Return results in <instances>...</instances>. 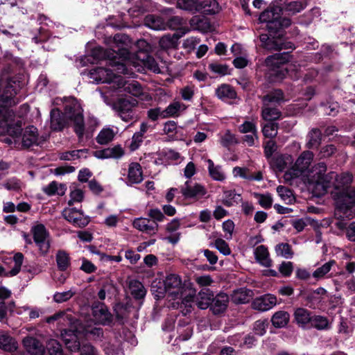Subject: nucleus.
Masks as SVG:
<instances>
[{"label":"nucleus","mask_w":355,"mask_h":355,"mask_svg":"<svg viewBox=\"0 0 355 355\" xmlns=\"http://www.w3.org/2000/svg\"><path fill=\"white\" fill-rule=\"evenodd\" d=\"M255 198L257 199L259 204L264 209H268L272 206V198L270 193L259 194L254 193Z\"/></svg>","instance_id":"nucleus-59"},{"label":"nucleus","mask_w":355,"mask_h":355,"mask_svg":"<svg viewBox=\"0 0 355 355\" xmlns=\"http://www.w3.org/2000/svg\"><path fill=\"white\" fill-rule=\"evenodd\" d=\"M56 263L61 271L66 270L70 266V257L65 251L59 250L56 254Z\"/></svg>","instance_id":"nucleus-48"},{"label":"nucleus","mask_w":355,"mask_h":355,"mask_svg":"<svg viewBox=\"0 0 355 355\" xmlns=\"http://www.w3.org/2000/svg\"><path fill=\"white\" fill-rule=\"evenodd\" d=\"M23 344L26 351L32 355H43L45 352L44 345L33 337L24 338Z\"/></svg>","instance_id":"nucleus-22"},{"label":"nucleus","mask_w":355,"mask_h":355,"mask_svg":"<svg viewBox=\"0 0 355 355\" xmlns=\"http://www.w3.org/2000/svg\"><path fill=\"white\" fill-rule=\"evenodd\" d=\"M189 31V28H182L181 33H175L173 35H164L159 40L160 47L164 49L176 48L178 44V40L188 33Z\"/></svg>","instance_id":"nucleus-21"},{"label":"nucleus","mask_w":355,"mask_h":355,"mask_svg":"<svg viewBox=\"0 0 355 355\" xmlns=\"http://www.w3.org/2000/svg\"><path fill=\"white\" fill-rule=\"evenodd\" d=\"M128 184H139L143 180V172L141 165L137 162L129 164L128 170Z\"/></svg>","instance_id":"nucleus-24"},{"label":"nucleus","mask_w":355,"mask_h":355,"mask_svg":"<svg viewBox=\"0 0 355 355\" xmlns=\"http://www.w3.org/2000/svg\"><path fill=\"white\" fill-rule=\"evenodd\" d=\"M209 246L216 248L223 255H229L231 254V250L227 242L223 239H217L214 242L211 243Z\"/></svg>","instance_id":"nucleus-53"},{"label":"nucleus","mask_w":355,"mask_h":355,"mask_svg":"<svg viewBox=\"0 0 355 355\" xmlns=\"http://www.w3.org/2000/svg\"><path fill=\"white\" fill-rule=\"evenodd\" d=\"M198 11L206 15H213L219 11V5L216 0H202L198 3Z\"/></svg>","instance_id":"nucleus-32"},{"label":"nucleus","mask_w":355,"mask_h":355,"mask_svg":"<svg viewBox=\"0 0 355 355\" xmlns=\"http://www.w3.org/2000/svg\"><path fill=\"white\" fill-rule=\"evenodd\" d=\"M310 325L318 329H324L328 327L329 321L325 317L315 315L313 316Z\"/></svg>","instance_id":"nucleus-58"},{"label":"nucleus","mask_w":355,"mask_h":355,"mask_svg":"<svg viewBox=\"0 0 355 355\" xmlns=\"http://www.w3.org/2000/svg\"><path fill=\"white\" fill-rule=\"evenodd\" d=\"M110 66L112 67V69L97 67L90 70L87 74L89 78L92 80V82L96 83H112V87L113 88L114 83L117 80V76L113 73V71H115L118 73H128V69L125 63L121 62L120 61L112 60L110 61Z\"/></svg>","instance_id":"nucleus-6"},{"label":"nucleus","mask_w":355,"mask_h":355,"mask_svg":"<svg viewBox=\"0 0 355 355\" xmlns=\"http://www.w3.org/2000/svg\"><path fill=\"white\" fill-rule=\"evenodd\" d=\"M254 257L258 263L265 267H269L271 265V260L269 258L268 248L263 245L256 248L254 251Z\"/></svg>","instance_id":"nucleus-31"},{"label":"nucleus","mask_w":355,"mask_h":355,"mask_svg":"<svg viewBox=\"0 0 355 355\" xmlns=\"http://www.w3.org/2000/svg\"><path fill=\"white\" fill-rule=\"evenodd\" d=\"M130 38L125 34H116L112 39L109 40L108 44L112 53L105 51L101 47H96L92 50V55L96 60L109 59L115 60L117 57L128 58L129 54L128 44Z\"/></svg>","instance_id":"nucleus-4"},{"label":"nucleus","mask_w":355,"mask_h":355,"mask_svg":"<svg viewBox=\"0 0 355 355\" xmlns=\"http://www.w3.org/2000/svg\"><path fill=\"white\" fill-rule=\"evenodd\" d=\"M214 297V293L209 288H202L193 297V302H196L197 306L200 309H207L211 304Z\"/></svg>","instance_id":"nucleus-20"},{"label":"nucleus","mask_w":355,"mask_h":355,"mask_svg":"<svg viewBox=\"0 0 355 355\" xmlns=\"http://www.w3.org/2000/svg\"><path fill=\"white\" fill-rule=\"evenodd\" d=\"M293 159L291 155H276L273 157L270 160V165L271 166L278 171H284L286 166L291 163H292Z\"/></svg>","instance_id":"nucleus-33"},{"label":"nucleus","mask_w":355,"mask_h":355,"mask_svg":"<svg viewBox=\"0 0 355 355\" xmlns=\"http://www.w3.org/2000/svg\"><path fill=\"white\" fill-rule=\"evenodd\" d=\"M277 192L283 200L291 202L293 199V193L288 188L284 186H278Z\"/></svg>","instance_id":"nucleus-64"},{"label":"nucleus","mask_w":355,"mask_h":355,"mask_svg":"<svg viewBox=\"0 0 355 355\" xmlns=\"http://www.w3.org/2000/svg\"><path fill=\"white\" fill-rule=\"evenodd\" d=\"M46 322L49 324L57 322L60 329L64 327H69V328L76 327L79 324V322L76 320L71 313L66 311H60L54 315L48 317Z\"/></svg>","instance_id":"nucleus-14"},{"label":"nucleus","mask_w":355,"mask_h":355,"mask_svg":"<svg viewBox=\"0 0 355 355\" xmlns=\"http://www.w3.org/2000/svg\"><path fill=\"white\" fill-rule=\"evenodd\" d=\"M327 165L318 163V165L309 173L311 182H316L314 192L322 196L329 189L333 188L331 195L336 205V215L340 217H352L351 209L355 205V188L351 187L353 175L349 172L337 174L335 172L326 173Z\"/></svg>","instance_id":"nucleus-1"},{"label":"nucleus","mask_w":355,"mask_h":355,"mask_svg":"<svg viewBox=\"0 0 355 355\" xmlns=\"http://www.w3.org/2000/svg\"><path fill=\"white\" fill-rule=\"evenodd\" d=\"M268 322L267 320H259L254 324L253 330L255 334L263 336L266 332Z\"/></svg>","instance_id":"nucleus-62"},{"label":"nucleus","mask_w":355,"mask_h":355,"mask_svg":"<svg viewBox=\"0 0 355 355\" xmlns=\"http://www.w3.org/2000/svg\"><path fill=\"white\" fill-rule=\"evenodd\" d=\"M37 132L36 128L31 126L26 129L23 137L22 144L25 147H30L37 141Z\"/></svg>","instance_id":"nucleus-42"},{"label":"nucleus","mask_w":355,"mask_h":355,"mask_svg":"<svg viewBox=\"0 0 355 355\" xmlns=\"http://www.w3.org/2000/svg\"><path fill=\"white\" fill-rule=\"evenodd\" d=\"M290 320V315L287 311H279L271 318L272 325L276 328H282L286 326Z\"/></svg>","instance_id":"nucleus-40"},{"label":"nucleus","mask_w":355,"mask_h":355,"mask_svg":"<svg viewBox=\"0 0 355 355\" xmlns=\"http://www.w3.org/2000/svg\"><path fill=\"white\" fill-rule=\"evenodd\" d=\"M180 191L185 198H196L204 196L207 191L200 184L187 180L180 187Z\"/></svg>","instance_id":"nucleus-15"},{"label":"nucleus","mask_w":355,"mask_h":355,"mask_svg":"<svg viewBox=\"0 0 355 355\" xmlns=\"http://www.w3.org/2000/svg\"><path fill=\"white\" fill-rule=\"evenodd\" d=\"M252 295L251 290L241 288L236 291H234L232 295V300L236 304H245L248 302Z\"/></svg>","instance_id":"nucleus-38"},{"label":"nucleus","mask_w":355,"mask_h":355,"mask_svg":"<svg viewBox=\"0 0 355 355\" xmlns=\"http://www.w3.org/2000/svg\"><path fill=\"white\" fill-rule=\"evenodd\" d=\"M135 104L126 99H119L112 105L113 110L124 121H137L138 116L133 110Z\"/></svg>","instance_id":"nucleus-10"},{"label":"nucleus","mask_w":355,"mask_h":355,"mask_svg":"<svg viewBox=\"0 0 355 355\" xmlns=\"http://www.w3.org/2000/svg\"><path fill=\"white\" fill-rule=\"evenodd\" d=\"M70 200H69V205H71L73 202H80L83 200L84 193L83 190L73 185L70 187Z\"/></svg>","instance_id":"nucleus-54"},{"label":"nucleus","mask_w":355,"mask_h":355,"mask_svg":"<svg viewBox=\"0 0 355 355\" xmlns=\"http://www.w3.org/2000/svg\"><path fill=\"white\" fill-rule=\"evenodd\" d=\"M206 162L209 174L214 180L222 182L225 180L226 175L221 166L215 165L210 159H208Z\"/></svg>","instance_id":"nucleus-30"},{"label":"nucleus","mask_w":355,"mask_h":355,"mask_svg":"<svg viewBox=\"0 0 355 355\" xmlns=\"http://www.w3.org/2000/svg\"><path fill=\"white\" fill-rule=\"evenodd\" d=\"M50 117V125L53 130L58 131L63 129L65 125V120L59 109H53L51 111Z\"/></svg>","instance_id":"nucleus-28"},{"label":"nucleus","mask_w":355,"mask_h":355,"mask_svg":"<svg viewBox=\"0 0 355 355\" xmlns=\"http://www.w3.org/2000/svg\"><path fill=\"white\" fill-rule=\"evenodd\" d=\"M20 89V83L13 78L0 81V135L14 133L15 114L10 107L17 103L16 95Z\"/></svg>","instance_id":"nucleus-2"},{"label":"nucleus","mask_w":355,"mask_h":355,"mask_svg":"<svg viewBox=\"0 0 355 355\" xmlns=\"http://www.w3.org/2000/svg\"><path fill=\"white\" fill-rule=\"evenodd\" d=\"M336 264V262L335 260H329L321 266L317 268L312 274L313 277L317 280L327 277V274Z\"/></svg>","instance_id":"nucleus-43"},{"label":"nucleus","mask_w":355,"mask_h":355,"mask_svg":"<svg viewBox=\"0 0 355 355\" xmlns=\"http://www.w3.org/2000/svg\"><path fill=\"white\" fill-rule=\"evenodd\" d=\"M124 154L121 146H116L113 148H108L103 150H96L95 156L98 159L120 158Z\"/></svg>","instance_id":"nucleus-27"},{"label":"nucleus","mask_w":355,"mask_h":355,"mask_svg":"<svg viewBox=\"0 0 355 355\" xmlns=\"http://www.w3.org/2000/svg\"><path fill=\"white\" fill-rule=\"evenodd\" d=\"M11 296V291L6 287H0V320L4 319L8 312L12 313L14 311L15 302L10 301L7 304L6 300Z\"/></svg>","instance_id":"nucleus-17"},{"label":"nucleus","mask_w":355,"mask_h":355,"mask_svg":"<svg viewBox=\"0 0 355 355\" xmlns=\"http://www.w3.org/2000/svg\"><path fill=\"white\" fill-rule=\"evenodd\" d=\"M211 309L215 315L223 313L229 303V297L225 293H219L213 297Z\"/></svg>","instance_id":"nucleus-25"},{"label":"nucleus","mask_w":355,"mask_h":355,"mask_svg":"<svg viewBox=\"0 0 355 355\" xmlns=\"http://www.w3.org/2000/svg\"><path fill=\"white\" fill-rule=\"evenodd\" d=\"M116 78L117 80L114 83L113 86L114 90L123 91L137 97L143 95V89L137 81L134 80H126L121 76Z\"/></svg>","instance_id":"nucleus-12"},{"label":"nucleus","mask_w":355,"mask_h":355,"mask_svg":"<svg viewBox=\"0 0 355 355\" xmlns=\"http://www.w3.org/2000/svg\"><path fill=\"white\" fill-rule=\"evenodd\" d=\"M24 259V255L20 253H16L15 256L13 257L12 261L14 263V266H12V269L8 272H5L3 268L0 266V276L1 275H5V276H15L17 274L19 273L21 269V266L23 263Z\"/></svg>","instance_id":"nucleus-37"},{"label":"nucleus","mask_w":355,"mask_h":355,"mask_svg":"<svg viewBox=\"0 0 355 355\" xmlns=\"http://www.w3.org/2000/svg\"><path fill=\"white\" fill-rule=\"evenodd\" d=\"M266 10L263 12L259 17V19L262 22H266L267 28L272 33L277 32L279 29L286 28L291 25V20L288 18H282L275 15V10Z\"/></svg>","instance_id":"nucleus-9"},{"label":"nucleus","mask_w":355,"mask_h":355,"mask_svg":"<svg viewBox=\"0 0 355 355\" xmlns=\"http://www.w3.org/2000/svg\"><path fill=\"white\" fill-rule=\"evenodd\" d=\"M276 304V297L271 294H267L254 299L252 306L255 310L266 311L272 309Z\"/></svg>","instance_id":"nucleus-18"},{"label":"nucleus","mask_w":355,"mask_h":355,"mask_svg":"<svg viewBox=\"0 0 355 355\" xmlns=\"http://www.w3.org/2000/svg\"><path fill=\"white\" fill-rule=\"evenodd\" d=\"M74 294L75 293L71 290L60 293L57 292L53 295V300L57 303H62L71 299Z\"/></svg>","instance_id":"nucleus-63"},{"label":"nucleus","mask_w":355,"mask_h":355,"mask_svg":"<svg viewBox=\"0 0 355 355\" xmlns=\"http://www.w3.org/2000/svg\"><path fill=\"white\" fill-rule=\"evenodd\" d=\"M289 56L288 53H279L268 56L266 59V66L270 71L269 74L274 76L275 80L283 79L288 73V67H285L284 64L288 61Z\"/></svg>","instance_id":"nucleus-8"},{"label":"nucleus","mask_w":355,"mask_h":355,"mask_svg":"<svg viewBox=\"0 0 355 355\" xmlns=\"http://www.w3.org/2000/svg\"><path fill=\"white\" fill-rule=\"evenodd\" d=\"M130 290L132 295L138 300L144 298L146 293V291L143 284L137 280L130 282Z\"/></svg>","instance_id":"nucleus-45"},{"label":"nucleus","mask_w":355,"mask_h":355,"mask_svg":"<svg viewBox=\"0 0 355 355\" xmlns=\"http://www.w3.org/2000/svg\"><path fill=\"white\" fill-rule=\"evenodd\" d=\"M132 225L137 230L150 235L155 234L158 231V224L146 218H136Z\"/></svg>","instance_id":"nucleus-19"},{"label":"nucleus","mask_w":355,"mask_h":355,"mask_svg":"<svg viewBox=\"0 0 355 355\" xmlns=\"http://www.w3.org/2000/svg\"><path fill=\"white\" fill-rule=\"evenodd\" d=\"M283 100V92L279 89H277L264 96L263 97V103L268 105L270 103H279Z\"/></svg>","instance_id":"nucleus-51"},{"label":"nucleus","mask_w":355,"mask_h":355,"mask_svg":"<svg viewBox=\"0 0 355 355\" xmlns=\"http://www.w3.org/2000/svg\"><path fill=\"white\" fill-rule=\"evenodd\" d=\"M260 41L261 42L263 47L269 50H281L282 49L288 48L286 44H284L273 38L268 37L267 35H261Z\"/></svg>","instance_id":"nucleus-41"},{"label":"nucleus","mask_w":355,"mask_h":355,"mask_svg":"<svg viewBox=\"0 0 355 355\" xmlns=\"http://www.w3.org/2000/svg\"><path fill=\"white\" fill-rule=\"evenodd\" d=\"M216 94L218 98L228 101L236 98V93L235 90L229 85H221L216 90Z\"/></svg>","instance_id":"nucleus-35"},{"label":"nucleus","mask_w":355,"mask_h":355,"mask_svg":"<svg viewBox=\"0 0 355 355\" xmlns=\"http://www.w3.org/2000/svg\"><path fill=\"white\" fill-rule=\"evenodd\" d=\"M66 187L64 184H58V182L53 181L48 186L43 189V191L48 195H63L65 192Z\"/></svg>","instance_id":"nucleus-50"},{"label":"nucleus","mask_w":355,"mask_h":355,"mask_svg":"<svg viewBox=\"0 0 355 355\" xmlns=\"http://www.w3.org/2000/svg\"><path fill=\"white\" fill-rule=\"evenodd\" d=\"M64 112L73 121V130L78 139H81L85 133V124L80 104L74 98H64Z\"/></svg>","instance_id":"nucleus-7"},{"label":"nucleus","mask_w":355,"mask_h":355,"mask_svg":"<svg viewBox=\"0 0 355 355\" xmlns=\"http://www.w3.org/2000/svg\"><path fill=\"white\" fill-rule=\"evenodd\" d=\"M242 201L241 195L236 193L235 190H225L223 191V204L226 207H232Z\"/></svg>","instance_id":"nucleus-36"},{"label":"nucleus","mask_w":355,"mask_h":355,"mask_svg":"<svg viewBox=\"0 0 355 355\" xmlns=\"http://www.w3.org/2000/svg\"><path fill=\"white\" fill-rule=\"evenodd\" d=\"M261 116L266 121H275L281 116V112L275 107H270L268 104H263Z\"/></svg>","instance_id":"nucleus-44"},{"label":"nucleus","mask_w":355,"mask_h":355,"mask_svg":"<svg viewBox=\"0 0 355 355\" xmlns=\"http://www.w3.org/2000/svg\"><path fill=\"white\" fill-rule=\"evenodd\" d=\"M63 217L69 222L78 227H85L89 223V220L80 210L75 208H65L62 211Z\"/></svg>","instance_id":"nucleus-16"},{"label":"nucleus","mask_w":355,"mask_h":355,"mask_svg":"<svg viewBox=\"0 0 355 355\" xmlns=\"http://www.w3.org/2000/svg\"><path fill=\"white\" fill-rule=\"evenodd\" d=\"M115 135L114 131L110 128H105L101 130L96 137V141L100 144H107L112 141Z\"/></svg>","instance_id":"nucleus-47"},{"label":"nucleus","mask_w":355,"mask_h":355,"mask_svg":"<svg viewBox=\"0 0 355 355\" xmlns=\"http://www.w3.org/2000/svg\"><path fill=\"white\" fill-rule=\"evenodd\" d=\"M208 68L211 72L220 76H225L229 73L227 66L218 62L209 64Z\"/></svg>","instance_id":"nucleus-60"},{"label":"nucleus","mask_w":355,"mask_h":355,"mask_svg":"<svg viewBox=\"0 0 355 355\" xmlns=\"http://www.w3.org/2000/svg\"><path fill=\"white\" fill-rule=\"evenodd\" d=\"M144 23L146 26L155 31L164 30L166 28V23L159 16L148 15L145 17Z\"/></svg>","instance_id":"nucleus-34"},{"label":"nucleus","mask_w":355,"mask_h":355,"mask_svg":"<svg viewBox=\"0 0 355 355\" xmlns=\"http://www.w3.org/2000/svg\"><path fill=\"white\" fill-rule=\"evenodd\" d=\"M276 252L277 255L282 256L286 259H291L293 255L291 248L288 243H280L277 245L276 246Z\"/></svg>","instance_id":"nucleus-57"},{"label":"nucleus","mask_w":355,"mask_h":355,"mask_svg":"<svg viewBox=\"0 0 355 355\" xmlns=\"http://www.w3.org/2000/svg\"><path fill=\"white\" fill-rule=\"evenodd\" d=\"M31 232L40 253L46 254L50 248L49 234L46 227L42 224H37L32 227Z\"/></svg>","instance_id":"nucleus-11"},{"label":"nucleus","mask_w":355,"mask_h":355,"mask_svg":"<svg viewBox=\"0 0 355 355\" xmlns=\"http://www.w3.org/2000/svg\"><path fill=\"white\" fill-rule=\"evenodd\" d=\"M166 292L173 299H181L182 303L186 308H191V302L196 294V289L192 287L189 282L182 281L180 277L175 274H171L164 281Z\"/></svg>","instance_id":"nucleus-3"},{"label":"nucleus","mask_w":355,"mask_h":355,"mask_svg":"<svg viewBox=\"0 0 355 355\" xmlns=\"http://www.w3.org/2000/svg\"><path fill=\"white\" fill-rule=\"evenodd\" d=\"M137 57L140 60L144 67H147L150 70L159 73L160 71L158 64L155 60L146 52L139 51L137 54Z\"/></svg>","instance_id":"nucleus-39"},{"label":"nucleus","mask_w":355,"mask_h":355,"mask_svg":"<svg viewBox=\"0 0 355 355\" xmlns=\"http://www.w3.org/2000/svg\"><path fill=\"white\" fill-rule=\"evenodd\" d=\"M0 348L11 352L17 349L15 340L6 333H0Z\"/></svg>","instance_id":"nucleus-46"},{"label":"nucleus","mask_w":355,"mask_h":355,"mask_svg":"<svg viewBox=\"0 0 355 355\" xmlns=\"http://www.w3.org/2000/svg\"><path fill=\"white\" fill-rule=\"evenodd\" d=\"M234 177H241L249 181H261L263 180V173L261 171L251 173L250 170L246 167L235 166L232 171Z\"/></svg>","instance_id":"nucleus-23"},{"label":"nucleus","mask_w":355,"mask_h":355,"mask_svg":"<svg viewBox=\"0 0 355 355\" xmlns=\"http://www.w3.org/2000/svg\"><path fill=\"white\" fill-rule=\"evenodd\" d=\"M306 4L304 0H297L291 1L286 6V10L289 13L294 15L297 12H300L306 7Z\"/></svg>","instance_id":"nucleus-52"},{"label":"nucleus","mask_w":355,"mask_h":355,"mask_svg":"<svg viewBox=\"0 0 355 355\" xmlns=\"http://www.w3.org/2000/svg\"><path fill=\"white\" fill-rule=\"evenodd\" d=\"M277 124L268 123L263 125L262 132L266 137L274 138L277 135Z\"/></svg>","instance_id":"nucleus-61"},{"label":"nucleus","mask_w":355,"mask_h":355,"mask_svg":"<svg viewBox=\"0 0 355 355\" xmlns=\"http://www.w3.org/2000/svg\"><path fill=\"white\" fill-rule=\"evenodd\" d=\"M199 0H178L177 7L189 12L198 11Z\"/></svg>","instance_id":"nucleus-49"},{"label":"nucleus","mask_w":355,"mask_h":355,"mask_svg":"<svg viewBox=\"0 0 355 355\" xmlns=\"http://www.w3.org/2000/svg\"><path fill=\"white\" fill-rule=\"evenodd\" d=\"M313 159V153L311 151L303 152L297 159L294 166L288 169L284 175L286 182H291L295 178L302 177L303 180L309 185H313L314 190L316 188V182H311L309 180V173L318 165H315L311 169H309Z\"/></svg>","instance_id":"nucleus-5"},{"label":"nucleus","mask_w":355,"mask_h":355,"mask_svg":"<svg viewBox=\"0 0 355 355\" xmlns=\"http://www.w3.org/2000/svg\"><path fill=\"white\" fill-rule=\"evenodd\" d=\"M313 316L311 312L304 308H297L294 312V318L297 324L301 327L311 324Z\"/></svg>","instance_id":"nucleus-29"},{"label":"nucleus","mask_w":355,"mask_h":355,"mask_svg":"<svg viewBox=\"0 0 355 355\" xmlns=\"http://www.w3.org/2000/svg\"><path fill=\"white\" fill-rule=\"evenodd\" d=\"M166 24V27L173 30H176V33H181V30L182 28H187V27L183 26V19L177 16L171 17Z\"/></svg>","instance_id":"nucleus-55"},{"label":"nucleus","mask_w":355,"mask_h":355,"mask_svg":"<svg viewBox=\"0 0 355 355\" xmlns=\"http://www.w3.org/2000/svg\"><path fill=\"white\" fill-rule=\"evenodd\" d=\"M308 138L307 146L309 148L317 146L321 140V132L318 129H313L309 132Z\"/></svg>","instance_id":"nucleus-56"},{"label":"nucleus","mask_w":355,"mask_h":355,"mask_svg":"<svg viewBox=\"0 0 355 355\" xmlns=\"http://www.w3.org/2000/svg\"><path fill=\"white\" fill-rule=\"evenodd\" d=\"M187 105L179 101L171 103L164 110V116L166 118L178 117L187 109Z\"/></svg>","instance_id":"nucleus-26"},{"label":"nucleus","mask_w":355,"mask_h":355,"mask_svg":"<svg viewBox=\"0 0 355 355\" xmlns=\"http://www.w3.org/2000/svg\"><path fill=\"white\" fill-rule=\"evenodd\" d=\"M78 325L77 324L76 327H70L69 329L61 330L62 339L67 347L72 352L78 351L80 349L78 334L80 333L81 330L78 329Z\"/></svg>","instance_id":"nucleus-13"}]
</instances>
